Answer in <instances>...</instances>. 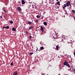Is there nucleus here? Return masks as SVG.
<instances>
[{
    "label": "nucleus",
    "mask_w": 75,
    "mask_h": 75,
    "mask_svg": "<svg viewBox=\"0 0 75 75\" xmlns=\"http://www.w3.org/2000/svg\"><path fill=\"white\" fill-rule=\"evenodd\" d=\"M74 20H75V17H74Z\"/></svg>",
    "instance_id": "obj_40"
},
{
    "label": "nucleus",
    "mask_w": 75,
    "mask_h": 75,
    "mask_svg": "<svg viewBox=\"0 0 75 75\" xmlns=\"http://www.w3.org/2000/svg\"><path fill=\"white\" fill-rule=\"evenodd\" d=\"M3 28H6V27H5L4 26H3Z\"/></svg>",
    "instance_id": "obj_28"
},
{
    "label": "nucleus",
    "mask_w": 75,
    "mask_h": 75,
    "mask_svg": "<svg viewBox=\"0 0 75 75\" xmlns=\"http://www.w3.org/2000/svg\"><path fill=\"white\" fill-rule=\"evenodd\" d=\"M74 73L75 74V69H74Z\"/></svg>",
    "instance_id": "obj_30"
},
{
    "label": "nucleus",
    "mask_w": 75,
    "mask_h": 75,
    "mask_svg": "<svg viewBox=\"0 0 75 75\" xmlns=\"http://www.w3.org/2000/svg\"><path fill=\"white\" fill-rule=\"evenodd\" d=\"M1 18L3 19V17L2 16H1Z\"/></svg>",
    "instance_id": "obj_33"
},
{
    "label": "nucleus",
    "mask_w": 75,
    "mask_h": 75,
    "mask_svg": "<svg viewBox=\"0 0 75 75\" xmlns=\"http://www.w3.org/2000/svg\"><path fill=\"white\" fill-rule=\"evenodd\" d=\"M6 29H8L9 28V26H7L6 27Z\"/></svg>",
    "instance_id": "obj_19"
},
{
    "label": "nucleus",
    "mask_w": 75,
    "mask_h": 75,
    "mask_svg": "<svg viewBox=\"0 0 75 75\" xmlns=\"http://www.w3.org/2000/svg\"><path fill=\"white\" fill-rule=\"evenodd\" d=\"M74 33H75V32H74Z\"/></svg>",
    "instance_id": "obj_46"
},
{
    "label": "nucleus",
    "mask_w": 75,
    "mask_h": 75,
    "mask_svg": "<svg viewBox=\"0 0 75 75\" xmlns=\"http://www.w3.org/2000/svg\"><path fill=\"white\" fill-rule=\"evenodd\" d=\"M64 7H67V4H64Z\"/></svg>",
    "instance_id": "obj_23"
},
{
    "label": "nucleus",
    "mask_w": 75,
    "mask_h": 75,
    "mask_svg": "<svg viewBox=\"0 0 75 75\" xmlns=\"http://www.w3.org/2000/svg\"><path fill=\"white\" fill-rule=\"evenodd\" d=\"M38 51V48H37V49H36V51Z\"/></svg>",
    "instance_id": "obj_34"
},
{
    "label": "nucleus",
    "mask_w": 75,
    "mask_h": 75,
    "mask_svg": "<svg viewBox=\"0 0 75 75\" xmlns=\"http://www.w3.org/2000/svg\"><path fill=\"white\" fill-rule=\"evenodd\" d=\"M40 30H41L42 33L44 32V28H43V27H42V26H41Z\"/></svg>",
    "instance_id": "obj_5"
},
{
    "label": "nucleus",
    "mask_w": 75,
    "mask_h": 75,
    "mask_svg": "<svg viewBox=\"0 0 75 75\" xmlns=\"http://www.w3.org/2000/svg\"><path fill=\"white\" fill-rule=\"evenodd\" d=\"M29 25H31V24H32V23L30 21L28 22V23H27Z\"/></svg>",
    "instance_id": "obj_10"
},
{
    "label": "nucleus",
    "mask_w": 75,
    "mask_h": 75,
    "mask_svg": "<svg viewBox=\"0 0 75 75\" xmlns=\"http://www.w3.org/2000/svg\"><path fill=\"white\" fill-rule=\"evenodd\" d=\"M65 7H63V9H65Z\"/></svg>",
    "instance_id": "obj_32"
},
{
    "label": "nucleus",
    "mask_w": 75,
    "mask_h": 75,
    "mask_svg": "<svg viewBox=\"0 0 75 75\" xmlns=\"http://www.w3.org/2000/svg\"><path fill=\"white\" fill-rule=\"evenodd\" d=\"M73 69H72V70H73Z\"/></svg>",
    "instance_id": "obj_42"
},
{
    "label": "nucleus",
    "mask_w": 75,
    "mask_h": 75,
    "mask_svg": "<svg viewBox=\"0 0 75 75\" xmlns=\"http://www.w3.org/2000/svg\"><path fill=\"white\" fill-rule=\"evenodd\" d=\"M63 64L64 65H66V66L68 67V68H70V65L68 64V62L66 61H65V62Z\"/></svg>",
    "instance_id": "obj_1"
},
{
    "label": "nucleus",
    "mask_w": 75,
    "mask_h": 75,
    "mask_svg": "<svg viewBox=\"0 0 75 75\" xmlns=\"http://www.w3.org/2000/svg\"><path fill=\"white\" fill-rule=\"evenodd\" d=\"M66 5L67 7H68V6H69V5L71 4V3H70V1H68L66 3Z\"/></svg>",
    "instance_id": "obj_2"
},
{
    "label": "nucleus",
    "mask_w": 75,
    "mask_h": 75,
    "mask_svg": "<svg viewBox=\"0 0 75 75\" xmlns=\"http://www.w3.org/2000/svg\"><path fill=\"white\" fill-rule=\"evenodd\" d=\"M74 20H75V19H74Z\"/></svg>",
    "instance_id": "obj_45"
},
{
    "label": "nucleus",
    "mask_w": 75,
    "mask_h": 75,
    "mask_svg": "<svg viewBox=\"0 0 75 75\" xmlns=\"http://www.w3.org/2000/svg\"><path fill=\"white\" fill-rule=\"evenodd\" d=\"M33 54H34V53H33V52H30V55H33Z\"/></svg>",
    "instance_id": "obj_21"
},
{
    "label": "nucleus",
    "mask_w": 75,
    "mask_h": 75,
    "mask_svg": "<svg viewBox=\"0 0 75 75\" xmlns=\"http://www.w3.org/2000/svg\"><path fill=\"white\" fill-rule=\"evenodd\" d=\"M19 3H20V2H19Z\"/></svg>",
    "instance_id": "obj_44"
},
{
    "label": "nucleus",
    "mask_w": 75,
    "mask_h": 75,
    "mask_svg": "<svg viewBox=\"0 0 75 75\" xmlns=\"http://www.w3.org/2000/svg\"><path fill=\"white\" fill-rule=\"evenodd\" d=\"M37 18H39V17H40V16H39V15H37L36 16Z\"/></svg>",
    "instance_id": "obj_18"
},
{
    "label": "nucleus",
    "mask_w": 75,
    "mask_h": 75,
    "mask_svg": "<svg viewBox=\"0 0 75 75\" xmlns=\"http://www.w3.org/2000/svg\"><path fill=\"white\" fill-rule=\"evenodd\" d=\"M69 6H71V4H70Z\"/></svg>",
    "instance_id": "obj_35"
},
{
    "label": "nucleus",
    "mask_w": 75,
    "mask_h": 75,
    "mask_svg": "<svg viewBox=\"0 0 75 75\" xmlns=\"http://www.w3.org/2000/svg\"><path fill=\"white\" fill-rule=\"evenodd\" d=\"M56 50H59V46H56Z\"/></svg>",
    "instance_id": "obj_9"
},
{
    "label": "nucleus",
    "mask_w": 75,
    "mask_h": 75,
    "mask_svg": "<svg viewBox=\"0 0 75 75\" xmlns=\"http://www.w3.org/2000/svg\"><path fill=\"white\" fill-rule=\"evenodd\" d=\"M74 54L75 57V51L74 52Z\"/></svg>",
    "instance_id": "obj_29"
},
{
    "label": "nucleus",
    "mask_w": 75,
    "mask_h": 75,
    "mask_svg": "<svg viewBox=\"0 0 75 75\" xmlns=\"http://www.w3.org/2000/svg\"><path fill=\"white\" fill-rule=\"evenodd\" d=\"M4 12H6V13L7 12V11H6V10H4Z\"/></svg>",
    "instance_id": "obj_31"
},
{
    "label": "nucleus",
    "mask_w": 75,
    "mask_h": 75,
    "mask_svg": "<svg viewBox=\"0 0 75 75\" xmlns=\"http://www.w3.org/2000/svg\"><path fill=\"white\" fill-rule=\"evenodd\" d=\"M57 8H59V7H58Z\"/></svg>",
    "instance_id": "obj_39"
},
{
    "label": "nucleus",
    "mask_w": 75,
    "mask_h": 75,
    "mask_svg": "<svg viewBox=\"0 0 75 75\" xmlns=\"http://www.w3.org/2000/svg\"><path fill=\"white\" fill-rule=\"evenodd\" d=\"M57 1H58V0H56Z\"/></svg>",
    "instance_id": "obj_37"
},
{
    "label": "nucleus",
    "mask_w": 75,
    "mask_h": 75,
    "mask_svg": "<svg viewBox=\"0 0 75 75\" xmlns=\"http://www.w3.org/2000/svg\"><path fill=\"white\" fill-rule=\"evenodd\" d=\"M71 12H73L74 13H75V10H71Z\"/></svg>",
    "instance_id": "obj_17"
},
{
    "label": "nucleus",
    "mask_w": 75,
    "mask_h": 75,
    "mask_svg": "<svg viewBox=\"0 0 75 75\" xmlns=\"http://www.w3.org/2000/svg\"><path fill=\"white\" fill-rule=\"evenodd\" d=\"M43 24H44V25H47V22H44L43 23Z\"/></svg>",
    "instance_id": "obj_13"
},
{
    "label": "nucleus",
    "mask_w": 75,
    "mask_h": 75,
    "mask_svg": "<svg viewBox=\"0 0 75 75\" xmlns=\"http://www.w3.org/2000/svg\"><path fill=\"white\" fill-rule=\"evenodd\" d=\"M9 23H10V24H13V22L12 21H10Z\"/></svg>",
    "instance_id": "obj_15"
},
{
    "label": "nucleus",
    "mask_w": 75,
    "mask_h": 75,
    "mask_svg": "<svg viewBox=\"0 0 75 75\" xmlns=\"http://www.w3.org/2000/svg\"><path fill=\"white\" fill-rule=\"evenodd\" d=\"M71 67H72V68H74L73 66H72Z\"/></svg>",
    "instance_id": "obj_36"
},
{
    "label": "nucleus",
    "mask_w": 75,
    "mask_h": 75,
    "mask_svg": "<svg viewBox=\"0 0 75 75\" xmlns=\"http://www.w3.org/2000/svg\"><path fill=\"white\" fill-rule=\"evenodd\" d=\"M26 34H28V32L27 31H26Z\"/></svg>",
    "instance_id": "obj_26"
},
{
    "label": "nucleus",
    "mask_w": 75,
    "mask_h": 75,
    "mask_svg": "<svg viewBox=\"0 0 75 75\" xmlns=\"http://www.w3.org/2000/svg\"><path fill=\"white\" fill-rule=\"evenodd\" d=\"M18 71H16L13 73V75H18Z\"/></svg>",
    "instance_id": "obj_4"
},
{
    "label": "nucleus",
    "mask_w": 75,
    "mask_h": 75,
    "mask_svg": "<svg viewBox=\"0 0 75 75\" xmlns=\"http://www.w3.org/2000/svg\"><path fill=\"white\" fill-rule=\"evenodd\" d=\"M5 7H4V8H2V10H3V11H4V10H5Z\"/></svg>",
    "instance_id": "obj_22"
},
{
    "label": "nucleus",
    "mask_w": 75,
    "mask_h": 75,
    "mask_svg": "<svg viewBox=\"0 0 75 75\" xmlns=\"http://www.w3.org/2000/svg\"><path fill=\"white\" fill-rule=\"evenodd\" d=\"M33 28H34V27L33 26H30L29 27L28 29V30H32V29H33Z\"/></svg>",
    "instance_id": "obj_7"
},
{
    "label": "nucleus",
    "mask_w": 75,
    "mask_h": 75,
    "mask_svg": "<svg viewBox=\"0 0 75 75\" xmlns=\"http://www.w3.org/2000/svg\"><path fill=\"white\" fill-rule=\"evenodd\" d=\"M21 8H20V7H17V10L19 11H21Z\"/></svg>",
    "instance_id": "obj_6"
},
{
    "label": "nucleus",
    "mask_w": 75,
    "mask_h": 75,
    "mask_svg": "<svg viewBox=\"0 0 75 75\" xmlns=\"http://www.w3.org/2000/svg\"><path fill=\"white\" fill-rule=\"evenodd\" d=\"M21 2L22 4H24L25 3V1L24 0H22Z\"/></svg>",
    "instance_id": "obj_8"
},
{
    "label": "nucleus",
    "mask_w": 75,
    "mask_h": 75,
    "mask_svg": "<svg viewBox=\"0 0 75 75\" xmlns=\"http://www.w3.org/2000/svg\"><path fill=\"white\" fill-rule=\"evenodd\" d=\"M69 44V43L68 42H67L65 43V44H66V45L67 44Z\"/></svg>",
    "instance_id": "obj_25"
},
{
    "label": "nucleus",
    "mask_w": 75,
    "mask_h": 75,
    "mask_svg": "<svg viewBox=\"0 0 75 75\" xmlns=\"http://www.w3.org/2000/svg\"><path fill=\"white\" fill-rule=\"evenodd\" d=\"M69 62H70L69 61Z\"/></svg>",
    "instance_id": "obj_41"
},
{
    "label": "nucleus",
    "mask_w": 75,
    "mask_h": 75,
    "mask_svg": "<svg viewBox=\"0 0 75 75\" xmlns=\"http://www.w3.org/2000/svg\"><path fill=\"white\" fill-rule=\"evenodd\" d=\"M10 65H11V66H13V63L12 62H11V63Z\"/></svg>",
    "instance_id": "obj_20"
},
{
    "label": "nucleus",
    "mask_w": 75,
    "mask_h": 75,
    "mask_svg": "<svg viewBox=\"0 0 75 75\" xmlns=\"http://www.w3.org/2000/svg\"><path fill=\"white\" fill-rule=\"evenodd\" d=\"M59 3H60L59 1L57 2V4H58V5H59V6H61V5L59 4Z\"/></svg>",
    "instance_id": "obj_16"
},
{
    "label": "nucleus",
    "mask_w": 75,
    "mask_h": 75,
    "mask_svg": "<svg viewBox=\"0 0 75 75\" xmlns=\"http://www.w3.org/2000/svg\"><path fill=\"white\" fill-rule=\"evenodd\" d=\"M29 0V1H30V0Z\"/></svg>",
    "instance_id": "obj_43"
},
{
    "label": "nucleus",
    "mask_w": 75,
    "mask_h": 75,
    "mask_svg": "<svg viewBox=\"0 0 75 75\" xmlns=\"http://www.w3.org/2000/svg\"><path fill=\"white\" fill-rule=\"evenodd\" d=\"M44 47L42 46L40 47V49L41 50H44Z\"/></svg>",
    "instance_id": "obj_14"
},
{
    "label": "nucleus",
    "mask_w": 75,
    "mask_h": 75,
    "mask_svg": "<svg viewBox=\"0 0 75 75\" xmlns=\"http://www.w3.org/2000/svg\"><path fill=\"white\" fill-rule=\"evenodd\" d=\"M31 38H32V36H30L29 37V38L30 39H31Z\"/></svg>",
    "instance_id": "obj_24"
},
{
    "label": "nucleus",
    "mask_w": 75,
    "mask_h": 75,
    "mask_svg": "<svg viewBox=\"0 0 75 75\" xmlns=\"http://www.w3.org/2000/svg\"><path fill=\"white\" fill-rule=\"evenodd\" d=\"M32 8H35L36 9H37V6H36L35 5H32Z\"/></svg>",
    "instance_id": "obj_3"
},
{
    "label": "nucleus",
    "mask_w": 75,
    "mask_h": 75,
    "mask_svg": "<svg viewBox=\"0 0 75 75\" xmlns=\"http://www.w3.org/2000/svg\"><path fill=\"white\" fill-rule=\"evenodd\" d=\"M43 18V17H42H42L41 18Z\"/></svg>",
    "instance_id": "obj_38"
},
{
    "label": "nucleus",
    "mask_w": 75,
    "mask_h": 75,
    "mask_svg": "<svg viewBox=\"0 0 75 75\" xmlns=\"http://www.w3.org/2000/svg\"><path fill=\"white\" fill-rule=\"evenodd\" d=\"M68 71H71V68H70V69H68Z\"/></svg>",
    "instance_id": "obj_27"
},
{
    "label": "nucleus",
    "mask_w": 75,
    "mask_h": 75,
    "mask_svg": "<svg viewBox=\"0 0 75 75\" xmlns=\"http://www.w3.org/2000/svg\"><path fill=\"white\" fill-rule=\"evenodd\" d=\"M12 30V31H16V29H15V28H13Z\"/></svg>",
    "instance_id": "obj_12"
},
{
    "label": "nucleus",
    "mask_w": 75,
    "mask_h": 75,
    "mask_svg": "<svg viewBox=\"0 0 75 75\" xmlns=\"http://www.w3.org/2000/svg\"><path fill=\"white\" fill-rule=\"evenodd\" d=\"M38 21H39V20H38V19H37L35 21V22L36 23H38Z\"/></svg>",
    "instance_id": "obj_11"
}]
</instances>
